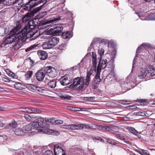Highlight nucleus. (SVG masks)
Segmentation results:
<instances>
[{
  "label": "nucleus",
  "mask_w": 155,
  "mask_h": 155,
  "mask_svg": "<svg viewBox=\"0 0 155 155\" xmlns=\"http://www.w3.org/2000/svg\"><path fill=\"white\" fill-rule=\"evenodd\" d=\"M84 85V79L83 77H77L73 79L72 87H75L78 90L83 88Z\"/></svg>",
  "instance_id": "7"
},
{
  "label": "nucleus",
  "mask_w": 155,
  "mask_h": 155,
  "mask_svg": "<svg viewBox=\"0 0 155 155\" xmlns=\"http://www.w3.org/2000/svg\"><path fill=\"white\" fill-rule=\"evenodd\" d=\"M104 50L103 48H101L100 50V55L101 56L103 55L104 53Z\"/></svg>",
  "instance_id": "55"
},
{
  "label": "nucleus",
  "mask_w": 155,
  "mask_h": 155,
  "mask_svg": "<svg viewBox=\"0 0 155 155\" xmlns=\"http://www.w3.org/2000/svg\"><path fill=\"white\" fill-rule=\"evenodd\" d=\"M107 142L110 144H113V145H115L117 144V143L115 142H112L111 140H110V139H108L107 140Z\"/></svg>",
  "instance_id": "50"
},
{
  "label": "nucleus",
  "mask_w": 155,
  "mask_h": 155,
  "mask_svg": "<svg viewBox=\"0 0 155 155\" xmlns=\"http://www.w3.org/2000/svg\"><path fill=\"white\" fill-rule=\"evenodd\" d=\"M23 37V35L20 34L19 27L18 26L11 31L10 35L7 38L5 41L2 43L1 46L4 47L6 45L12 43L20 39L23 41H25L26 39L24 38Z\"/></svg>",
  "instance_id": "1"
},
{
  "label": "nucleus",
  "mask_w": 155,
  "mask_h": 155,
  "mask_svg": "<svg viewBox=\"0 0 155 155\" xmlns=\"http://www.w3.org/2000/svg\"><path fill=\"white\" fill-rule=\"evenodd\" d=\"M116 137L118 139H120L122 140H124L125 139L123 137H122L119 134H117L116 135Z\"/></svg>",
  "instance_id": "45"
},
{
  "label": "nucleus",
  "mask_w": 155,
  "mask_h": 155,
  "mask_svg": "<svg viewBox=\"0 0 155 155\" xmlns=\"http://www.w3.org/2000/svg\"><path fill=\"white\" fill-rule=\"evenodd\" d=\"M26 86L27 87L31 89L40 92H42V91L43 90L42 88L39 87H36L32 84H26Z\"/></svg>",
  "instance_id": "18"
},
{
  "label": "nucleus",
  "mask_w": 155,
  "mask_h": 155,
  "mask_svg": "<svg viewBox=\"0 0 155 155\" xmlns=\"http://www.w3.org/2000/svg\"><path fill=\"white\" fill-rule=\"evenodd\" d=\"M82 129H89L91 127L88 124H82Z\"/></svg>",
  "instance_id": "43"
},
{
  "label": "nucleus",
  "mask_w": 155,
  "mask_h": 155,
  "mask_svg": "<svg viewBox=\"0 0 155 155\" xmlns=\"http://www.w3.org/2000/svg\"><path fill=\"white\" fill-rule=\"evenodd\" d=\"M82 124H72V130H82Z\"/></svg>",
  "instance_id": "25"
},
{
  "label": "nucleus",
  "mask_w": 155,
  "mask_h": 155,
  "mask_svg": "<svg viewBox=\"0 0 155 155\" xmlns=\"http://www.w3.org/2000/svg\"><path fill=\"white\" fill-rule=\"evenodd\" d=\"M45 77V74L43 72L39 71L36 73V77L37 79L39 81H42Z\"/></svg>",
  "instance_id": "19"
},
{
  "label": "nucleus",
  "mask_w": 155,
  "mask_h": 155,
  "mask_svg": "<svg viewBox=\"0 0 155 155\" xmlns=\"http://www.w3.org/2000/svg\"><path fill=\"white\" fill-rule=\"evenodd\" d=\"M111 59L108 62L106 59L102 60L100 58L98 59L99 62L98 66L96 68V70L101 71L102 69L105 68L107 65L108 68H110L111 69H113L114 68V65L113 64L114 62V58L111 57Z\"/></svg>",
  "instance_id": "3"
},
{
  "label": "nucleus",
  "mask_w": 155,
  "mask_h": 155,
  "mask_svg": "<svg viewBox=\"0 0 155 155\" xmlns=\"http://www.w3.org/2000/svg\"><path fill=\"white\" fill-rule=\"evenodd\" d=\"M54 151L55 155H58L61 153H63L64 152L63 149L57 145L54 146Z\"/></svg>",
  "instance_id": "20"
},
{
  "label": "nucleus",
  "mask_w": 155,
  "mask_h": 155,
  "mask_svg": "<svg viewBox=\"0 0 155 155\" xmlns=\"http://www.w3.org/2000/svg\"><path fill=\"white\" fill-rule=\"evenodd\" d=\"M2 2L5 5L9 6L13 5L14 6L15 1H14V0H2L0 2V3Z\"/></svg>",
  "instance_id": "21"
},
{
  "label": "nucleus",
  "mask_w": 155,
  "mask_h": 155,
  "mask_svg": "<svg viewBox=\"0 0 155 155\" xmlns=\"http://www.w3.org/2000/svg\"><path fill=\"white\" fill-rule=\"evenodd\" d=\"M79 109H80V110H75L76 111H87V109L86 108H79Z\"/></svg>",
  "instance_id": "53"
},
{
  "label": "nucleus",
  "mask_w": 155,
  "mask_h": 155,
  "mask_svg": "<svg viewBox=\"0 0 155 155\" xmlns=\"http://www.w3.org/2000/svg\"><path fill=\"white\" fill-rule=\"evenodd\" d=\"M59 41V38L56 37H54L49 39L48 41L44 43L42 48L44 49H51L56 45Z\"/></svg>",
  "instance_id": "5"
},
{
  "label": "nucleus",
  "mask_w": 155,
  "mask_h": 155,
  "mask_svg": "<svg viewBox=\"0 0 155 155\" xmlns=\"http://www.w3.org/2000/svg\"><path fill=\"white\" fill-rule=\"evenodd\" d=\"M63 123V121L61 120H54L53 122V124H62Z\"/></svg>",
  "instance_id": "40"
},
{
  "label": "nucleus",
  "mask_w": 155,
  "mask_h": 155,
  "mask_svg": "<svg viewBox=\"0 0 155 155\" xmlns=\"http://www.w3.org/2000/svg\"><path fill=\"white\" fill-rule=\"evenodd\" d=\"M59 97L62 99L68 100H70L71 98V96L65 94H61Z\"/></svg>",
  "instance_id": "33"
},
{
  "label": "nucleus",
  "mask_w": 155,
  "mask_h": 155,
  "mask_svg": "<svg viewBox=\"0 0 155 155\" xmlns=\"http://www.w3.org/2000/svg\"><path fill=\"white\" fill-rule=\"evenodd\" d=\"M33 72L32 71H29L25 74V78L26 79L30 78L32 75Z\"/></svg>",
  "instance_id": "30"
},
{
  "label": "nucleus",
  "mask_w": 155,
  "mask_h": 155,
  "mask_svg": "<svg viewBox=\"0 0 155 155\" xmlns=\"http://www.w3.org/2000/svg\"><path fill=\"white\" fill-rule=\"evenodd\" d=\"M25 6L27 7V9L28 11L31 10V9L34 7V5L30 4V1L28 4L25 5Z\"/></svg>",
  "instance_id": "34"
},
{
  "label": "nucleus",
  "mask_w": 155,
  "mask_h": 155,
  "mask_svg": "<svg viewBox=\"0 0 155 155\" xmlns=\"http://www.w3.org/2000/svg\"><path fill=\"white\" fill-rule=\"evenodd\" d=\"M38 19H35L33 20H31L29 21L27 26L20 32V34L23 35L24 36V38L27 39L28 38V36L29 32L32 29H34L35 26L37 25L35 22L38 21Z\"/></svg>",
  "instance_id": "4"
},
{
  "label": "nucleus",
  "mask_w": 155,
  "mask_h": 155,
  "mask_svg": "<svg viewBox=\"0 0 155 155\" xmlns=\"http://www.w3.org/2000/svg\"><path fill=\"white\" fill-rule=\"evenodd\" d=\"M36 46H35V45H31L29 48H28L25 50V51L26 52H28L29 51H30L32 50L33 48H35Z\"/></svg>",
  "instance_id": "46"
},
{
  "label": "nucleus",
  "mask_w": 155,
  "mask_h": 155,
  "mask_svg": "<svg viewBox=\"0 0 155 155\" xmlns=\"http://www.w3.org/2000/svg\"><path fill=\"white\" fill-rule=\"evenodd\" d=\"M141 150L143 152V154L145 153L146 154L148 155L149 153L148 152L147 150Z\"/></svg>",
  "instance_id": "56"
},
{
  "label": "nucleus",
  "mask_w": 155,
  "mask_h": 155,
  "mask_svg": "<svg viewBox=\"0 0 155 155\" xmlns=\"http://www.w3.org/2000/svg\"><path fill=\"white\" fill-rule=\"evenodd\" d=\"M47 84L49 87L52 88H54L56 86V82L54 80H52L49 81Z\"/></svg>",
  "instance_id": "24"
},
{
  "label": "nucleus",
  "mask_w": 155,
  "mask_h": 155,
  "mask_svg": "<svg viewBox=\"0 0 155 155\" xmlns=\"http://www.w3.org/2000/svg\"><path fill=\"white\" fill-rule=\"evenodd\" d=\"M47 14V13L46 12H42L41 14V17H42L43 16H45Z\"/></svg>",
  "instance_id": "57"
},
{
  "label": "nucleus",
  "mask_w": 155,
  "mask_h": 155,
  "mask_svg": "<svg viewBox=\"0 0 155 155\" xmlns=\"http://www.w3.org/2000/svg\"><path fill=\"white\" fill-rule=\"evenodd\" d=\"M22 0H15L14 6L16 7L19 10L23 5L22 3L21 2Z\"/></svg>",
  "instance_id": "22"
},
{
  "label": "nucleus",
  "mask_w": 155,
  "mask_h": 155,
  "mask_svg": "<svg viewBox=\"0 0 155 155\" xmlns=\"http://www.w3.org/2000/svg\"><path fill=\"white\" fill-rule=\"evenodd\" d=\"M136 60V57H135L134 59L133 63V67L134 65L135 64V60Z\"/></svg>",
  "instance_id": "60"
},
{
  "label": "nucleus",
  "mask_w": 155,
  "mask_h": 155,
  "mask_svg": "<svg viewBox=\"0 0 155 155\" xmlns=\"http://www.w3.org/2000/svg\"><path fill=\"white\" fill-rule=\"evenodd\" d=\"M60 82L62 85L64 86L70 84L71 82L70 78L68 75H65L62 77L60 80Z\"/></svg>",
  "instance_id": "14"
},
{
  "label": "nucleus",
  "mask_w": 155,
  "mask_h": 155,
  "mask_svg": "<svg viewBox=\"0 0 155 155\" xmlns=\"http://www.w3.org/2000/svg\"><path fill=\"white\" fill-rule=\"evenodd\" d=\"M24 117L26 120L28 121H32L33 120V118L28 114H25Z\"/></svg>",
  "instance_id": "36"
},
{
  "label": "nucleus",
  "mask_w": 155,
  "mask_h": 155,
  "mask_svg": "<svg viewBox=\"0 0 155 155\" xmlns=\"http://www.w3.org/2000/svg\"><path fill=\"white\" fill-rule=\"evenodd\" d=\"M14 87L17 89L22 90L23 89V86L20 83H16L14 84Z\"/></svg>",
  "instance_id": "28"
},
{
  "label": "nucleus",
  "mask_w": 155,
  "mask_h": 155,
  "mask_svg": "<svg viewBox=\"0 0 155 155\" xmlns=\"http://www.w3.org/2000/svg\"><path fill=\"white\" fill-rule=\"evenodd\" d=\"M135 135L137 136L139 138H141V135L140 134H138V133H137V134Z\"/></svg>",
  "instance_id": "61"
},
{
  "label": "nucleus",
  "mask_w": 155,
  "mask_h": 155,
  "mask_svg": "<svg viewBox=\"0 0 155 155\" xmlns=\"http://www.w3.org/2000/svg\"><path fill=\"white\" fill-rule=\"evenodd\" d=\"M92 71L91 69L88 72L86 78L91 81L93 76V75L92 74Z\"/></svg>",
  "instance_id": "29"
},
{
  "label": "nucleus",
  "mask_w": 155,
  "mask_h": 155,
  "mask_svg": "<svg viewBox=\"0 0 155 155\" xmlns=\"http://www.w3.org/2000/svg\"><path fill=\"white\" fill-rule=\"evenodd\" d=\"M85 98H86L87 100H92L93 99V97H84Z\"/></svg>",
  "instance_id": "59"
},
{
  "label": "nucleus",
  "mask_w": 155,
  "mask_h": 155,
  "mask_svg": "<svg viewBox=\"0 0 155 155\" xmlns=\"http://www.w3.org/2000/svg\"><path fill=\"white\" fill-rule=\"evenodd\" d=\"M40 9L38 8L34 9L32 11L28 12L22 18V21L23 22L29 21L33 18L35 14H36Z\"/></svg>",
  "instance_id": "10"
},
{
  "label": "nucleus",
  "mask_w": 155,
  "mask_h": 155,
  "mask_svg": "<svg viewBox=\"0 0 155 155\" xmlns=\"http://www.w3.org/2000/svg\"><path fill=\"white\" fill-rule=\"evenodd\" d=\"M140 71L141 75H138L139 79L143 78H145L147 75L153 76L155 75V69L152 66L149 67L147 70L145 68H141Z\"/></svg>",
  "instance_id": "6"
},
{
  "label": "nucleus",
  "mask_w": 155,
  "mask_h": 155,
  "mask_svg": "<svg viewBox=\"0 0 155 155\" xmlns=\"http://www.w3.org/2000/svg\"><path fill=\"white\" fill-rule=\"evenodd\" d=\"M92 54L93 57L92 63L93 64V68L94 69L95 72L96 73L95 81H96V83L97 84H98L101 81V79L100 78V74L101 71L96 70V67L97 64V58L95 55L94 54V53L93 52H92Z\"/></svg>",
  "instance_id": "9"
},
{
  "label": "nucleus",
  "mask_w": 155,
  "mask_h": 155,
  "mask_svg": "<svg viewBox=\"0 0 155 155\" xmlns=\"http://www.w3.org/2000/svg\"><path fill=\"white\" fill-rule=\"evenodd\" d=\"M135 114L136 115L140 116H144L146 115L145 112H138L135 113Z\"/></svg>",
  "instance_id": "39"
},
{
  "label": "nucleus",
  "mask_w": 155,
  "mask_h": 155,
  "mask_svg": "<svg viewBox=\"0 0 155 155\" xmlns=\"http://www.w3.org/2000/svg\"><path fill=\"white\" fill-rule=\"evenodd\" d=\"M108 40L106 39H103L101 41V42L102 43L104 44V45H106L108 43Z\"/></svg>",
  "instance_id": "48"
},
{
  "label": "nucleus",
  "mask_w": 155,
  "mask_h": 155,
  "mask_svg": "<svg viewBox=\"0 0 155 155\" xmlns=\"http://www.w3.org/2000/svg\"><path fill=\"white\" fill-rule=\"evenodd\" d=\"M128 130L130 133L135 135H137V134L138 131L133 127H130L128 129Z\"/></svg>",
  "instance_id": "31"
},
{
  "label": "nucleus",
  "mask_w": 155,
  "mask_h": 155,
  "mask_svg": "<svg viewBox=\"0 0 155 155\" xmlns=\"http://www.w3.org/2000/svg\"><path fill=\"white\" fill-rule=\"evenodd\" d=\"M91 81L86 78L84 81V84L86 86H88L90 82Z\"/></svg>",
  "instance_id": "49"
},
{
  "label": "nucleus",
  "mask_w": 155,
  "mask_h": 155,
  "mask_svg": "<svg viewBox=\"0 0 155 155\" xmlns=\"http://www.w3.org/2000/svg\"><path fill=\"white\" fill-rule=\"evenodd\" d=\"M4 138L5 139H7V137L6 136H4Z\"/></svg>",
  "instance_id": "64"
},
{
  "label": "nucleus",
  "mask_w": 155,
  "mask_h": 155,
  "mask_svg": "<svg viewBox=\"0 0 155 155\" xmlns=\"http://www.w3.org/2000/svg\"><path fill=\"white\" fill-rule=\"evenodd\" d=\"M120 101L122 102L120 103V104L123 105H126L129 104H130V101H126L124 100L122 101Z\"/></svg>",
  "instance_id": "41"
},
{
  "label": "nucleus",
  "mask_w": 155,
  "mask_h": 155,
  "mask_svg": "<svg viewBox=\"0 0 155 155\" xmlns=\"http://www.w3.org/2000/svg\"><path fill=\"white\" fill-rule=\"evenodd\" d=\"M53 34H54L53 31V28H51L47 30L44 32L42 34L43 35H52Z\"/></svg>",
  "instance_id": "26"
},
{
  "label": "nucleus",
  "mask_w": 155,
  "mask_h": 155,
  "mask_svg": "<svg viewBox=\"0 0 155 155\" xmlns=\"http://www.w3.org/2000/svg\"><path fill=\"white\" fill-rule=\"evenodd\" d=\"M3 126V123L1 121H0V127H2Z\"/></svg>",
  "instance_id": "62"
},
{
  "label": "nucleus",
  "mask_w": 155,
  "mask_h": 155,
  "mask_svg": "<svg viewBox=\"0 0 155 155\" xmlns=\"http://www.w3.org/2000/svg\"><path fill=\"white\" fill-rule=\"evenodd\" d=\"M30 1V4L34 5V7L42 3L43 4L40 6V8H41L47 2V0H31Z\"/></svg>",
  "instance_id": "15"
},
{
  "label": "nucleus",
  "mask_w": 155,
  "mask_h": 155,
  "mask_svg": "<svg viewBox=\"0 0 155 155\" xmlns=\"http://www.w3.org/2000/svg\"><path fill=\"white\" fill-rule=\"evenodd\" d=\"M150 20H155V13H152L150 14Z\"/></svg>",
  "instance_id": "44"
},
{
  "label": "nucleus",
  "mask_w": 155,
  "mask_h": 155,
  "mask_svg": "<svg viewBox=\"0 0 155 155\" xmlns=\"http://www.w3.org/2000/svg\"><path fill=\"white\" fill-rule=\"evenodd\" d=\"M54 26L53 28V31L54 34L57 35H59L63 29V27L60 25H56Z\"/></svg>",
  "instance_id": "16"
},
{
  "label": "nucleus",
  "mask_w": 155,
  "mask_h": 155,
  "mask_svg": "<svg viewBox=\"0 0 155 155\" xmlns=\"http://www.w3.org/2000/svg\"><path fill=\"white\" fill-rule=\"evenodd\" d=\"M35 154V155H40L41 154L40 151L36 150L34 152Z\"/></svg>",
  "instance_id": "54"
},
{
  "label": "nucleus",
  "mask_w": 155,
  "mask_h": 155,
  "mask_svg": "<svg viewBox=\"0 0 155 155\" xmlns=\"http://www.w3.org/2000/svg\"><path fill=\"white\" fill-rule=\"evenodd\" d=\"M44 119L42 117H39L36 119V121H33L32 123H35L36 126V130H40L43 133L47 134L58 135V132L54 130L49 129V125L46 124L44 121Z\"/></svg>",
  "instance_id": "2"
},
{
  "label": "nucleus",
  "mask_w": 155,
  "mask_h": 155,
  "mask_svg": "<svg viewBox=\"0 0 155 155\" xmlns=\"http://www.w3.org/2000/svg\"><path fill=\"white\" fill-rule=\"evenodd\" d=\"M62 128L65 129L72 130V124L63 125L62 126Z\"/></svg>",
  "instance_id": "35"
},
{
  "label": "nucleus",
  "mask_w": 155,
  "mask_h": 155,
  "mask_svg": "<svg viewBox=\"0 0 155 155\" xmlns=\"http://www.w3.org/2000/svg\"><path fill=\"white\" fill-rule=\"evenodd\" d=\"M70 34L69 32H67L66 33H63L62 34V37L63 38L67 39L70 37Z\"/></svg>",
  "instance_id": "32"
},
{
  "label": "nucleus",
  "mask_w": 155,
  "mask_h": 155,
  "mask_svg": "<svg viewBox=\"0 0 155 155\" xmlns=\"http://www.w3.org/2000/svg\"><path fill=\"white\" fill-rule=\"evenodd\" d=\"M66 47V45L65 44H62L59 47L58 49L60 50H63Z\"/></svg>",
  "instance_id": "47"
},
{
  "label": "nucleus",
  "mask_w": 155,
  "mask_h": 155,
  "mask_svg": "<svg viewBox=\"0 0 155 155\" xmlns=\"http://www.w3.org/2000/svg\"><path fill=\"white\" fill-rule=\"evenodd\" d=\"M42 35L43 36H42V38H43L46 39L48 38L49 37V36L47 35Z\"/></svg>",
  "instance_id": "58"
},
{
  "label": "nucleus",
  "mask_w": 155,
  "mask_h": 155,
  "mask_svg": "<svg viewBox=\"0 0 155 155\" xmlns=\"http://www.w3.org/2000/svg\"><path fill=\"white\" fill-rule=\"evenodd\" d=\"M35 123L32 122L24 126L22 128L23 135L24 133H31L36 130V126Z\"/></svg>",
  "instance_id": "11"
},
{
  "label": "nucleus",
  "mask_w": 155,
  "mask_h": 155,
  "mask_svg": "<svg viewBox=\"0 0 155 155\" xmlns=\"http://www.w3.org/2000/svg\"><path fill=\"white\" fill-rule=\"evenodd\" d=\"M45 122H46L53 124L54 119V118H45Z\"/></svg>",
  "instance_id": "38"
},
{
  "label": "nucleus",
  "mask_w": 155,
  "mask_h": 155,
  "mask_svg": "<svg viewBox=\"0 0 155 155\" xmlns=\"http://www.w3.org/2000/svg\"><path fill=\"white\" fill-rule=\"evenodd\" d=\"M44 155H53L52 151L50 150H47L45 151L44 153Z\"/></svg>",
  "instance_id": "42"
},
{
  "label": "nucleus",
  "mask_w": 155,
  "mask_h": 155,
  "mask_svg": "<svg viewBox=\"0 0 155 155\" xmlns=\"http://www.w3.org/2000/svg\"><path fill=\"white\" fill-rule=\"evenodd\" d=\"M149 43H144L139 46L137 49L136 53L137 54L139 53V51L143 47L145 48H149L151 47Z\"/></svg>",
  "instance_id": "23"
},
{
  "label": "nucleus",
  "mask_w": 155,
  "mask_h": 155,
  "mask_svg": "<svg viewBox=\"0 0 155 155\" xmlns=\"http://www.w3.org/2000/svg\"><path fill=\"white\" fill-rule=\"evenodd\" d=\"M92 128L94 129H100L101 127L96 125L94 124L92 126Z\"/></svg>",
  "instance_id": "51"
},
{
  "label": "nucleus",
  "mask_w": 155,
  "mask_h": 155,
  "mask_svg": "<svg viewBox=\"0 0 155 155\" xmlns=\"http://www.w3.org/2000/svg\"><path fill=\"white\" fill-rule=\"evenodd\" d=\"M6 127L7 129H12L16 135H23L22 129L17 127V123L15 121H12L11 123L6 125Z\"/></svg>",
  "instance_id": "8"
},
{
  "label": "nucleus",
  "mask_w": 155,
  "mask_h": 155,
  "mask_svg": "<svg viewBox=\"0 0 155 155\" xmlns=\"http://www.w3.org/2000/svg\"><path fill=\"white\" fill-rule=\"evenodd\" d=\"M6 72L7 73V74L9 76H10V77L11 76V77H13L14 78H15V74L13 72L9 71L8 70H6Z\"/></svg>",
  "instance_id": "37"
},
{
  "label": "nucleus",
  "mask_w": 155,
  "mask_h": 155,
  "mask_svg": "<svg viewBox=\"0 0 155 155\" xmlns=\"http://www.w3.org/2000/svg\"><path fill=\"white\" fill-rule=\"evenodd\" d=\"M37 54L41 60H45L48 57L47 53L43 51H38Z\"/></svg>",
  "instance_id": "17"
},
{
  "label": "nucleus",
  "mask_w": 155,
  "mask_h": 155,
  "mask_svg": "<svg viewBox=\"0 0 155 155\" xmlns=\"http://www.w3.org/2000/svg\"><path fill=\"white\" fill-rule=\"evenodd\" d=\"M45 72L51 78L55 77L57 75V72L55 69L51 66L47 67L44 69Z\"/></svg>",
  "instance_id": "12"
},
{
  "label": "nucleus",
  "mask_w": 155,
  "mask_h": 155,
  "mask_svg": "<svg viewBox=\"0 0 155 155\" xmlns=\"http://www.w3.org/2000/svg\"><path fill=\"white\" fill-rule=\"evenodd\" d=\"M22 111L29 114H38L40 113L41 111L34 107H26L22 109Z\"/></svg>",
  "instance_id": "13"
},
{
  "label": "nucleus",
  "mask_w": 155,
  "mask_h": 155,
  "mask_svg": "<svg viewBox=\"0 0 155 155\" xmlns=\"http://www.w3.org/2000/svg\"><path fill=\"white\" fill-rule=\"evenodd\" d=\"M61 18V17L60 16H58L57 17H56V18H51L50 19H49L47 23H51L55 22L57 21L60 20Z\"/></svg>",
  "instance_id": "27"
},
{
  "label": "nucleus",
  "mask_w": 155,
  "mask_h": 155,
  "mask_svg": "<svg viewBox=\"0 0 155 155\" xmlns=\"http://www.w3.org/2000/svg\"><path fill=\"white\" fill-rule=\"evenodd\" d=\"M104 129L107 131H109L111 130L110 128L109 127H104Z\"/></svg>",
  "instance_id": "52"
},
{
  "label": "nucleus",
  "mask_w": 155,
  "mask_h": 155,
  "mask_svg": "<svg viewBox=\"0 0 155 155\" xmlns=\"http://www.w3.org/2000/svg\"><path fill=\"white\" fill-rule=\"evenodd\" d=\"M23 8L24 10H27V7H26L25 5V6L23 7Z\"/></svg>",
  "instance_id": "63"
}]
</instances>
